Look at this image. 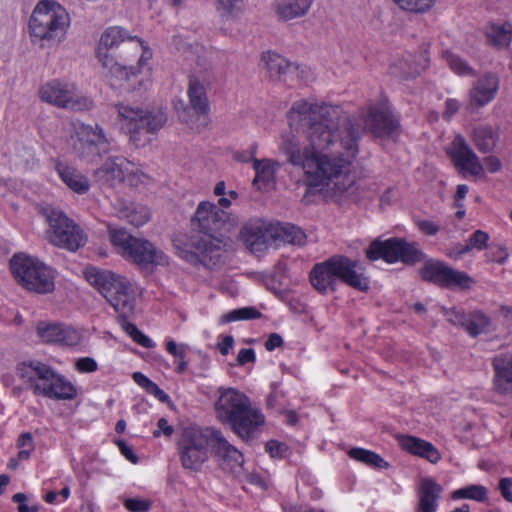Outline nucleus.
<instances>
[{"instance_id": "1", "label": "nucleus", "mask_w": 512, "mask_h": 512, "mask_svg": "<svg viewBox=\"0 0 512 512\" xmlns=\"http://www.w3.org/2000/svg\"><path fill=\"white\" fill-rule=\"evenodd\" d=\"M288 118L305 141L287 135L281 149L287 162L303 171L308 191L328 188L335 194H351L356 176L350 166L358 153L359 125L342 115L339 107L306 101L295 102Z\"/></svg>"}, {"instance_id": "2", "label": "nucleus", "mask_w": 512, "mask_h": 512, "mask_svg": "<svg viewBox=\"0 0 512 512\" xmlns=\"http://www.w3.org/2000/svg\"><path fill=\"white\" fill-rule=\"evenodd\" d=\"M143 49V42L128 35L121 27H110L103 32L97 47V57L106 70L105 77L111 86L121 85V81L129 80L130 76L137 73V68H128L126 63H120L115 58L126 61L129 56L135 57Z\"/></svg>"}, {"instance_id": "3", "label": "nucleus", "mask_w": 512, "mask_h": 512, "mask_svg": "<svg viewBox=\"0 0 512 512\" xmlns=\"http://www.w3.org/2000/svg\"><path fill=\"white\" fill-rule=\"evenodd\" d=\"M219 393L215 403L218 419L229 424L243 441L256 438L265 422L261 411L252 407L249 398L234 388H221Z\"/></svg>"}, {"instance_id": "4", "label": "nucleus", "mask_w": 512, "mask_h": 512, "mask_svg": "<svg viewBox=\"0 0 512 512\" xmlns=\"http://www.w3.org/2000/svg\"><path fill=\"white\" fill-rule=\"evenodd\" d=\"M311 285L321 294L332 293L339 281L360 292H367L370 281L361 271L357 260L334 255L317 263L309 273Z\"/></svg>"}, {"instance_id": "5", "label": "nucleus", "mask_w": 512, "mask_h": 512, "mask_svg": "<svg viewBox=\"0 0 512 512\" xmlns=\"http://www.w3.org/2000/svg\"><path fill=\"white\" fill-rule=\"evenodd\" d=\"M15 370L26 388L31 389L35 395L68 400L76 395V390L70 382L40 361L20 362Z\"/></svg>"}, {"instance_id": "6", "label": "nucleus", "mask_w": 512, "mask_h": 512, "mask_svg": "<svg viewBox=\"0 0 512 512\" xmlns=\"http://www.w3.org/2000/svg\"><path fill=\"white\" fill-rule=\"evenodd\" d=\"M87 281L94 286L123 319L129 318L135 309V292L129 280L111 271L89 268Z\"/></svg>"}, {"instance_id": "7", "label": "nucleus", "mask_w": 512, "mask_h": 512, "mask_svg": "<svg viewBox=\"0 0 512 512\" xmlns=\"http://www.w3.org/2000/svg\"><path fill=\"white\" fill-rule=\"evenodd\" d=\"M108 233L118 253L141 270H151L154 266L168 264L166 254L149 240L135 237L124 228H115L111 225L108 226Z\"/></svg>"}, {"instance_id": "8", "label": "nucleus", "mask_w": 512, "mask_h": 512, "mask_svg": "<svg viewBox=\"0 0 512 512\" xmlns=\"http://www.w3.org/2000/svg\"><path fill=\"white\" fill-rule=\"evenodd\" d=\"M70 18L66 10L53 0L40 1L30 17L29 29L33 40L46 43L59 42L69 27Z\"/></svg>"}, {"instance_id": "9", "label": "nucleus", "mask_w": 512, "mask_h": 512, "mask_svg": "<svg viewBox=\"0 0 512 512\" xmlns=\"http://www.w3.org/2000/svg\"><path fill=\"white\" fill-rule=\"evenodd\" d=\"M118 116L126 121L130 142L137 148L144 147L166 123L167 116L161 109L143 110L139 107L118 104Z\"/></svg>"}, {"instance_id": "10", "label": "nucleus", "mask_w": 512, "mask_h": 512, "mask_svg": "<svg viewBox=\"0 0 512 512\" xmlns=\"http://www.w3.org/2000/svg\"><path fill=\"white\" fill-rule=\"evenodd\" d=\"M216 429L212 427H186L178 440V454L183 468L199 471L209 458Z\"/></svg>"}, {"instance_id": "11", "label": "nucleus", "mask_w": 512, "mask_h": 512, "mask_svg": "<svg viewBox=\"0 0 512 512\" xmlns=\"http://www.w3.org/2000/svg\"><path fill=\"white\" fill-rule=\"evenodd\" d=\"M10 270L17 283L29 291L46 294L54 289L51 269L36 258L15 254L10 260Z\"/></svg>"}, {"instance_id": "12", "label": "nucleus", "mask_w": 512, "mask_h": 512, "mask_svg": "<svg viewBox=\"0 0 512 512\" xmlns=\"http://www.w3.org/2000/svg\"><path fill=\"white\" fill-rule=\"evenodd\" d=\"M43 214L49 225L46 237L51 244L71 252L85 245L87 240L85 233L64 212L48 207L43 210Z\"/></svg>"}, {"instance_id": "13", "label": "nucleus", "mask_w": 512, "mask_h": 512, "mask_svg": "<svg viewBox=\"0 0 512 512\" xmlns=\"http://www.w3.org/2000/svg\"><path fill=\"white\" fill-rule=\"evenodd\" d=\"M238 217L219 208L209 201H202L191 218V226L194 230L203 233L205 240H213L221 247L222 241L219 233L222 230L229 231L238 225Z\"/></svg>"}, {"instance_id": "14", "label": "nucleus", "mask_w": 512, "mask_h": 512, "mask_svg": "<svg viewBox=\"0 0 512 512\" xmlns=\"http://www.w3.org/2000/svg\"><path fill=\"white\" fill-rule=\"evenodd\" d=\"M38 94L43 102L62 109L83 111L92 106V101L81 95L74 84L56 79L43 84L39 88Z\"/></svg>"}, {"instance_id": "15", "label": "nucleus", "mask_w": 512, "mask_h": 512, "mask_svg": "<svg viewBox=\"0 0 512 512\" xmlns=\"http://www.w3.org/2000/svg\"><path fill=\"white\" fill-rule=\"evenodd\" d=\"M366 256L369 260L381 258L389 263L402 261L414 264L422 259L423 254L414 243H408L401 238H390L373 241L366 250Z\"/></svg>"}, {"instance_id": "16", "label": "nucleus", "mask_w": 512, "mask_h": 512, "mask_svg": "<svg viewBox=\"0 0 512 512\" xmlns=\"http://www.w3.org/2000/svg\"><path fill=\"white\" fill-rule=\"evenodd\" d=\"M74 152L82 159L93 161L110 149V141L98 124L75 126Z\"/></svg>"}, {"instance_id": "17", "label": "nucleus", "mask_w": 512, "mask_h": 512, "mask_svg": "<svg viewBox=\"0 0 512 512\" xmlns=\"http://www.w3.org/2000/svg\"><path fill=\"white\" fill-rule=\"evenodd\" d=\"M173 244L179 255L188 262L213 266L220 260V246L213 240L190 238L185 234H179L173 239Z\"/></svg>"}, {"instance_id": "18", "label": "nucleus", "mask_w": 512, "mask_h": 512, "mask_svg": "<svg viewBox=\"0 0 512 512\" xmlns=\"http://www.w3.org/2000/svg\"><path fill=\"white\" fill-rule=\"evenodd\" d=\"M423 280L438 285L442 288H468L470 277L460 271H456L443 262L428 260L420 269Z\"/></svg>"}, {"instance_id": "19", "label": "nucleus", "mask_w": 512, "mask_h": 512, "mask_svg": "<svg viewBox=\"0 0 512 512\" xmlns=\"http://www.w3.org/2000/svg\"><path fill=\"white\" fill-rule=\"evenodd\" d=\"M272 223L251 219L241 229L240 236L252 253L263 252L273 243Z\"/></svg>"}, {"instance_id": "20", "label": "nucleus", "mask_w": 512, "mask_h": 512, "mask_svg": "<svg viewBox=\"0 0 512 512\" xmlns=\"http://www.w3.org/2000/svg\"><path fill=\"white\" fill-rule=\"evenodd\" d=\"M187 94L190 106L179 111V119L186 124H193V116L206 117L209 109L208 98L203 83L195 76L189 77Z\"/></svg>"}, {"instance_id": "21", "label": "nucleus", "mask_w": 512, "mask_h": 512, "mask_svg": "<svg viewBox=\"0 0 512 512\" xmlns=\"http://www.w3.org/2000/svg\"><path fill=\"white\" fill-rule=\"evenodd\" d=\"M363 130H368L375 137H390L398 128V121L383 105L372 106L362 119Z\"/></svg>"}, {"instance_id": "22", "label": "nucleus", "mask_w": 512, "mask_h": 512, "mask_svg": "<svg viewBox=\"0 0 512 512\" xmlns=\"http://www.w3.org/2000/svg\"><path fill=\"white\" fill-rule=\"evenodd\" d=\"M135 165L122 156L109 157L100 168L95 171L98 181L110 186L121 183L126 177L133 175Z\"/></svg>"}, {"instance_id": "23", "label": "nucleus", "mask_w": 512, "mask_h": 512, "mask_svg": "<svg viewBox=\"0 0 512 512\" xmlns=\"http://www.w3.org/2000/svg\"><path fill=\"white\" fill-rule=\"evenodd\" d=\"M212 452L219 466L226 472H234L243 463L242 453L231 445L217 429L214 442H212Z\"/></svg>"}, {"instance_id": "24", "label": "nucleus", "mask_w": 512, "mask_h": 512, "mask_svg": "<svg viewBox=\"0 0 512 512\" xmlns=\"http://www.w3.org/2000/svg\"><path fill=\"white\" fill-rule=\"evenodd\" d=\"M37 333L47 343L76 346L81 341V335L76 329L63 324L41 322L37 327Z\"/></svg>"}, {"instance_id": "25", "label": "nucleus", "mask_w": 512, "mask_h": 512, "mask_svg": "<svg viewBox=\"0 0 512 512\" xmlns=\"http://www.w3.org/2000/svg\"><path fill=\"white\" fill-rule=\"evenodd\" d=\"M499 88V79L493 73H486L478 79L470 91V106L480 108L494 99Z\"/></svg>"}, {"instance_id": "26", "label": "nucleus", "mask_w": 512, "mask_h": 512, "mask_svg": "<svg viewBox=\"0 0 512 512\" xmlns=\"http://www.w3.org/2000/svg\"><path fill=\"white\" fill-rule=\"evenodd\" d=\"M454 152L452 157L455 165L471 175L477 176L483 172V165L474 151L467 145L461 136H457L453 142Z\"/></svg>"}, {"instance_id": "27", "label": "nucleus", "mask_w": 512, "mask_h": 512, "mask_svg": "<svg viewBox=\"0 0 512 512\" xmlns=\"http://www.w3.org/2000/svg\"><path fill=\"white\" fill-rule=\"evenodd\" d=\"M397 441L403 450L422 457L430 463L435 464L441 459L435 446L423 439L411 435H398Z\"/></svg>"}, {"instance_id": "28", "label": "nucleus", "mask_w": 512, "mask_h": 512, "mask_svg": "<svg viewBox=\"0 0 512 512\" xmlns=\"http://www.w3.org/2000/svg\"><path fill=\"white\" fill-rule=\"evenodd\" d=\"M262 62L268 76L272 80H286L290 74L297 72L298 66L277 53L266 52L262 54Z\"/></svg>"}, {"instance_id": "29", "label": "nucleus", "mask_w": 512, "mask_h": 512, "mask_svg": "<svg viewBox=\"0 0 512 512\" xmlns=\"http://www.w3.org/2000/svg\"><path fill=\"white\" fill-rule=\"evenodd\" d=\"M443 488L432 478H423L420 481L418 496L419 512H435L437 509V501L441 496Z\"/></svg>"}, {"instance_id": "30", "label": "nucleus", "mask_w": 512, "mask_h": 512, "mask_svg": "<svg viewBox=\"0 0 512 512\" xmlns=\"http://www.w3.org/2000/svg\"><path fill=\"white\" fill-rule=\"evenodd\" d=\"M494 387L499 393L512 391V355H498L493 359Z\"/></svg>"}, {"instance_id": "31", "label": "nucleus", "mask_w": 512, "mask_h": 512, "mask_svg": "<svg viewBox=\"0 0 512 512\" xmlns=\"http://www.w3.org/2000/svg\"><path fill=\"white\" fill-rule=\"evenodd\" d=\"M313 0H275L274 9L278 17L289 21L304 16Z\"/></svg>"}, {"instance_id": "32", "label": "nucleus", "mask_w": 512, "mask_h": 512, "mask_svg": "<svg viewBox=\"0 0 512 512\" xmlns=\"http://www.w3.org/2000/svg\"><path fill=\"white\" fill-rule=\"evenodd\" d=\"M56 170L62 181L74 192L78 194L86 193L90 188V182L86 176L73 167L56 164Z\"/></svg>"}, {"instance_id": "33", "label": "nucleus", "mask_w": 512, "mask_h": 512, "mask_svg": "<svg viewBox=\"0 0 512 512\" xmlns=\"http://www.w3.org/2000/svg\"><path fill=\"white\" fill-rule=\"evenodd\" d=\"M270 231L273 233V242L282 241L293 245H303L305 243V233L295 225L272 223Z\"/></svg>"}, {"instance_id": "34", "label": "nucleus", "mask_w": 512, "mask_h": 512, "mask_svg": "<svg viewBox=\"0 0 512 512\" xmlns=\"http://www.w3.org/2000/svg\"><path fill=\"white\" fill-rule=\"evenodd\" d=\"M118 217L127 220L131 225L139 227L148 222L150 212L146 206L141 204L122 203L118 209Z\"/></svg>"}, {"instance_id": "35", "label": "nucleus", "mask_w": 512, "mask_h": 512, "mask_svg": "<svg viewBox=\"0 0 512 512\" xmlns=\"http://www.w3.org/2000/svg\"><path fill=\"white\" fill-rule=\"evenodd\" d=\"M498 141L497 130L491 126H478L473 131V142L482 153L491 152Z\"/></svg>"}, {"instance_id": "36", "label": "nucleus", "mask_w": 512, "mask_h": 512, "mask_svg": "<svg viewBox=\"0 0 512 512\" xmlns=\"http://www.w3.org/2000/svg\"><path fill=\"white\" fill-rule=\"evenodd\" d=\"M490 319L482 312L475 311L468 313L463 329L472 337H477L488 331Z\"/></svg>"}, {"instance_id": "37", "label": "nucleus", "mask_w": 512, "mask_h": 512, "mask_svg": "<svg viewBox=\"0 0 512 512\" xmlns=\"http://www.w3.org/2000/svg\"><path fill=\"white\" fill-rule=\"evenodd\" d=\"M486 36L492 45L507 47L512 39V26L510 24H493L487 28Z\"/></svg>"}, {"instance_id": "38", "label": "nucleus", "mask_w": 512, "mask_h": 512, "mask_svg": "<svg viewBox=\"0 0 512 512\" xmlns=\"http://www.w3.org/2000/svg\"><path fill=\"white\" fill-rule=\"evenodd\" d=\"M273 165L274 162L271 160H258L253 158V168L256 172L253 185H259L261 183L265 187L269 186L273 182L275 175Z\"/></svg>"}, {"instance_id": "39", "label": "nucleus", "mask_w": 512, "mask_h": 512, "mask_svg": "<svg viewBox=\"0 0 512 512\" xmlns=\"http://www.w3.org/2000/svg\"><path fill=\"white\" fill-rule=\"evenodd\" d=\"M349 456L359 462H363L375 468H388L389 463L386 462L379 454L363 448H352Z\"/></svg>"}, {"instance_id": "40", "label": "nucleus", "mask_w": 512, "mask_h": 512, "mask_svg": "<svg viewBox=\"0 0 512 512\" xmlns=\"http://www.w3.org/2000/svg\"><path fill=\"white\" fill-rule=\"evenodd\" d=\"M488 490L485 486L479 484L468 485L457 489L452 493L453 499H471L478 502L487 500Z\"/></svg>"}, {"instance_id": "41", "label": "nucleus", "mask_w": 512, "mask_h": 512, "mask_svg": "<svg viewBox=\"0 0 512 512\" xmlns=\"http://www.w3.org/2000/svg\"><path fill=\"white\" fill-rule=\"evenodd\" d=\"M242 3L243 0H216V10L222 19L230 20L240 14Z\"/></svg>"}, {"instance_id": "42", "label": "nucleus", "mask_w": 512, "mask_h": 512, "mask_svg": "<svg viewBox=\"0 0 512 512\" xmlns=\"http://www.w3.org/2000/svg\"><path fill=\"white\" fill-rule=\"evenodd\" d=\"M443 57L455 73L459 75H475V71L458 55L446 51Z\"/></svg>"}, {"instance_id": "43", "label": "nucleus", "mask_w": 512, "mask_h": 512, "mask_svg": "<svg viewBox=\"0 0 512 512\" xmlns=\"http://www.w3.org/2000/svg\"><path fill=\"white\" fill-rule=\"evenodd\" d=\"M262 314L254 307L235 309L223 316V322L261 318Z\"/></svg>"}, {"instance_id": "44", "label": "nucleus", "mask_w": 512, "mask_h": 512, "mask_svg": "<svg viewBox=\"0 0 512 512\" xmlns=\"http://www.w3.org/2000/svg\"><path fill=\"white\" fill-rule=\"evenodd\" d=\"M123 327H124V330L126 331V333L139 345H141L142 347H145V348H153L154 347V342L149 338L147 337L146 335H144L138 328L136 325L132 324V323H124L123 324Z\"/></svg>"}, {"instance_id": "45", "label": "nucleus", "mask_w": 512, "mask_h": 512, "mask_svg": "<svg viewBox=\"0 0 512 512\" xmlns=\"http://www.w3.org/2000/svg\"><path fill=\"white\" fill-rule=\"evenodd\" d=\"M488 240L489 235L486 232L476 230L466 241V249H469L470 251L473 249L482 250L486 246Z\"/></svg>"}, {"instance_id": "46", "label": "nucleus", "mask_w": 512, "mask_h": 512, "mask_svg": "<svg viewBox=\"0 0 512 512\" xmlns=\"http://www.w3.org/2000/svg\"><path fill=\"white\" fill-rule=\"evenodd\" d=\"M123 504L130 512H147L151 506L150 501L140 498H127Z\"/></svg>"}, {"instance_id": "47", "label": "nucleus", "mask_w": 512, "mask_h": 512, "mask_svg": "<svg viewBox=\"0 0 512 512\" xmlns=\"http://www.w3.org/2000/svg\"><path fill=\"white\" fill-rule=\"evenodd\" d=\"M444 315L446 316L447 320L456 326H461L463 328L465 324V319L468 313H464L461 310H458L456 308H443Z\"/></svg>"}, {"instance_id": "48", "label": "nucleus", "mask_w": 512, "mask_h": 512, "mask_svg": "<svg viewBox=\"0 0 512 512\" xmlns=\"http://www.w3.org/2000/svg\"><path fill=\"white\" fill-rule=\"evenodd\" d=\"M265 450L270 454L271 457H284L287 452V446L276 440H270L265 444Z\"/></svg>"}, {"instance_id": "49", "label": "nucleus", "mask_w": 512, "mask_h": 512, "mask_svg": "<svg viewBox=\"0 0 512 512\" xmlns=\"http://www.w3.org/2000/svg\"><path fill=\"white\" fill-rule=\"evenodd\" d=\"M187 348L188 346L186 344H177L173 340L166 342V350L179 360H183L185 358Z\"/></svg>"}, {"instance_id": "50", "label": "nucleus", "mask_w": 512, "mask_h": 512, "mask_svg": "<svg viewBox=\"0 0 512 512\" xmlns=\"http://www.w3.org/2000/svg\"><path fill=\"white\" fill-rule=\"evenodd\" d=\"M76 369L83 373H90L97 370L98 365L93 358L83 357L76 361Z\"/></svg>"}, {"instance_id": "51", "label": "nucleus", "mask_w": 512, "mask_h": 512, "mask_svg": "<svg viewBox=\"0 0 512 512\" xmlns=\"http://www.w3.org/2000/svg\"><path fill=\"white\" fill-rule=\"evenodd\" d=\"M435 0H412V5L402 6V9L413 12H425L429 10Z\"/></svg>"}, {"instance_id": "52", "label": "nucleus", "mask_w": 512, "mask_h": 512, "mask_svg": "<svg viewBox=\"0 0 512 512\" xmlns=\"http://www.w3.org/2000/svg\"><path fill=\"white\" fill-rule=\"evenodd\" d=\"M499 490L502 497L512 503V478H502L499 481Z\"/></svg>"}, {"instance_id": "53", "label": "nucleus", "mask_w": 512, "mask_h": 512, "mask_svg": "<svg viewBox=\"0 0 512 512\" xmlns=\"http://www.w3.org/2000/svg\"><path fill=\"white\" fill-rule=\"evenodd\" d=\"M158 429L153 432V436L158 438L160 437L161 433H163L166 437H171L174 428L173 426L168 424V421L165 418H160L157 422Z\"/></svg>"}, {"instance_id": "54", "label": "nucleus", "mask_w": 512, "mask_h": 512, "mask_svg": "<svg viewBox=\"0 0 512 512\" xmlns=\"http://www.w3.org/2000/svg\"><path fill=\"white\" fill-rule=\"evenodd\" d=\"M418 228L426 235H435L440 227L436 223L429 220H421L417 223Z\"/></svg>"}, {"instance_id": "55", "label": "nucleus", "mask_w": 512, "mask_h": 512, "mask_svg": "<svg viewBox=\"0 0 512 512\" xmlns=\"http://www.w3.org/2000/svg\"><path fill=\"white\" fill-rule=\"evenodd\" d=\"M255 352L253 349L251 348H248V349H241L238 353V356H237V362H238V365L240 366H243L249 362H254L255 361Z\"/></svg>"}, {"instance_id": "56", "label": "nucleus", "mask_w": 512, "mask_h": 512, "mask_svg": "<svg viewBox=\"0 0 512 512\" xmlns=\"http://www.w3.org/2000/svg\"><path fill=\"white\" fill-rule=\"evenodd\" d=\"M17 447L20 449L34 450L33 436L30 432L22 433L17 440Z\"/></svg>"}, {"instance_id": "57", "label": "nucleus", "mask_w": 512, "mask_h": 512, "mask_svg": "<svg viewBox=\"0 0 512 512\" xmlns=\"http://www.w3.org/2000/svg\"><path fill=\"white\" fill-rule=\"evenodd\" d=\"M117 445L121 451V453L132 463L138 462L137 455L133 452L132 448L129 447L123 440L117 441Z\"/></svg>"}, {"instance_id": "58", "label": "nucleus", "mask_w": 512, "mask_h": 512, "mask_svg": "<svg viewBox=\"0 0 512 512\" xmlns=\"http://www.w3.org/2000/svg\"><path fill=\"white\" fill-rule=\"evenodd\" d=\"M459 103L455 99H448L445 103V111L443 113V118L449 120L458 110Z\"/></svg>"}, {"instance_id": "59", "label": "nucleus", "mask_w": 512, "mask_h": 512, "mask_svg": "<svg viewBox=\"0 0 512 512\" xmlns=\"http://www.w3.org/2000/svg\"><path fill=\"white\" fill-rule=\"evenodd\" d=\"M149 394L154 395L159 401L162 403H166L169 401V396L158 387L156 383H152L149 388L146 390Z\"/></svg>"}, {"instance_id": "60", "label": "nucleus", "mask_w": 512, "mask_h": 512, "mask_svg": "<svg viewBox=\"0 0 512 512\" xmlns=\"http://www.w3.org/2000/svg\"><path fill=\"white\" fill-rule=\"evenodd\" d=\"M283 345L282 337L277 333H272L269 335L267 341L265 342V348L268 351H272L275 348H278Z\"/></svg>"}, {"instance_id": "61", "label": "nucleus", "mask_w": 512, "mask_h": 512, "mask_svg": "<svg viewBox=\"0 0 512 512\" xmlns=\"http://www.w3.org/2000/svg\"><path fill=\"white\" fill-rule=\"evenodd\" d=\"M484 165L491 173L497 172L501 169V161L495 156H487L484 158Z\"/></svg>"}, {"instance_id": "62", "label": "nucleus", "mask_w": 512, "mask_h": 512, "mask_svg": "<svg viewBox=\"0 0 512 512\" xmlns=\"http://www.w3.org/2000/svg\"><path fill=\"white\" fill-rule=\"evenodd\" d=\"M234 339L231 335L223 337L221 343L218 344V349L222 355H227L229 350L233 347Z\"/></svg>"}, {"instance_id": "63", "label": "nucleus", "mask_w": 512, "mask_h": 512, "mask_svg": "<svg viewBox=\"0 0 512 512\" xmlns=\"http://www.w3.org/2000/svg\"><path fill=\"white\" fill-rule=\"evenodd\" d=\"M133 380L142 388L147 390L149 386L153 383L149 378H147L144 374L141 372H135L133 373Z\"/></svg>"}, {"instance_id": "64", "label": "nucleus", "mask_w": 512, "mask_h": 512, "mask_svg": "<svg viewBox=\"0 0 512 512\" xmlns=\"http://www.w3.org/2000/svg\"><path fill=\"white\" fill-rule=\"evenodd\" d=\"M285 512H325L320 509H315L308 506H297V505H290L284 507Z\"/></svg>"}]
</instances>
